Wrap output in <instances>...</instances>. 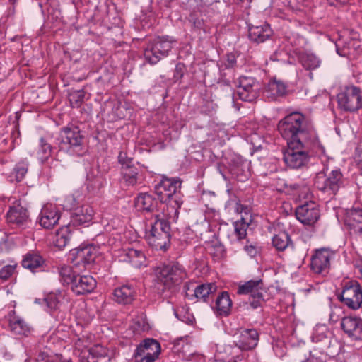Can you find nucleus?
<instances>
[{"label": "nucleus", "instance_id": "obj_63", "mask_svg": "<svg viewBox=\"0 0 362 362\" xmlns=\"http://www.w3.org/2000/svg\"><path fill=\"white\" fill-rule=\"evenodd\" d=\"M291 113H295V114H297V113H300V112H298V111H293V112H291Z\"/></svg>", "mask_w": 362, "mask_h": 362}, {"label": "nucleus", "instance_id": "obj_21", "mask_svg": "<svg viewBox=\"0 0 362 362\" xmlns=\"http://www.w3.org/2000/svg\"><path fill=\"white\" fill-rule=\"evenodd\" d=\"M248 37L250 42L255 44L263 43L269 40L273 31L270 25L267 23H262L260 25H253L247 23Z\"/></svg>", "mask_w": 362, "mask_h": 362}, {"label": "nucleus", "instance_id": "obj_39", "mask_svg": "<svg viewBox=\"0 0 362 362\" xmlns=\"http://www.w3.org/2000/svg\"><path fill=\"white\" fill-rule=\"evenodd\" d=\"M300 62L306 69H315L320 66V60L313 54H305L301 56Z\"/></svg>", "mask_w": 362, "mask_h": 362}, {"label": "nucleus", "instance_id": "obj_28", "mask_svg": "<svg viewBox=\"0 0 362 362\" xmlns=\"http://www.w3.org/2000/svg\"><path fill=\"white\" fill-rule=\"evenodd\" d=\"M346 224L352 233H362V209H351L346 217Z\"/></svg>", "mask_w": 362, "mask_h": 362}, {"label": "nucleus", "instance_id": "obj_8", "mask_svg": "<svg viewBox=\"0 0 362 362\" xmlns=\"http://www.w3.org/2000/svg\"><path fill=\"white\" fill-rule=\"evenodd\" d=\"M337 297L344 305L356 310L362 305V286L356 280L344 281L341 291L337 293Z\"/></svg>", "mask_w": 362, "mask_h": 362}, {"label": "nucleus", "instance_id": "obj_7", "mask_svg": "<svg viewBox=\"0 0 362 362\" xmlns=\"http://www.w3.org/2000/svg\"><path fill=\"white\" fill-rule=\"evenodd\" d=\"M314 185L318 190L332 198L344 185L343 175L339 169L332 170L329 173L320 171L315 177Z\"/></svg>", "mask_w": 362, "mask_h": 362}, {"label": "nucleus", "instance_id": "obj_44", "mask_svg": "<svg viewBox=\"0 0 362 362\" xmlns=\"http://www.w3.org/2000/svg\"><path fill=\"white\" fill-rule=\"evenodd\" d=\"M258 285L257 279L248 281L238 286L237 293L240 295H249L253 287L258 286Z\"/></svg>", "mask_w": 362, "mask_h": 362}, {"label": "nucleus", "instance_id": "obj_51", "mask_svg": "<svg viewBox=\"0 0 362 362\" xmlns=\"http://www.w3.org/2000/svg\"><path fill=\"white\" fill-rule=\"evenodd\" d=\"M118 161L122 166H125L132 165V158L127 157L125 152L120 151L118 156Z\"/></svg>", "mask_w": 362, "mask_h": 362}, {"label": "nucleus", "instance_id": "obj_61", "mask_svg": "<svg viewBox=\"0 0 362 362\" xmlns=\"http://www.w3.org/2000/svg\"><path fill=\"white\" fill-rule=\"evenodd\" d=\"M359 170L361 171V174L362 175V163L358 165Z\"/></svg>", "mask_w": 362, "mask_h": 362}, {"label": "nucleus", "instance_id": "obj_43", "mask_svg": "<svg viewBox=\"0 0 362 362\" xmlns=\"http://www.w3.org/2000/svg\"><path fill=\"white\" fill-rule=\"evenodd\" d=\"M84 91L83 90H78L72 92L69 95V102L73 107H77L81 105L84 99Z\"/></svg>", "mask_w": 362, "mask_h": 362}, {"label": "nucleus", "instance_id": "obj_10", "mask_svg": "<svg viewBox=\"0 0 362 362\" xmlns=\"http://www.w3.org/2000/svg\"><path fill=\"white\" fill-rule=\"evenodd\" d=\"M337 103L341 110L358 111L362 107V95L359 88L351 86L337 94Z\"/></svg>", "mask_w": 362, "mask_h": 362}, {"label": "nucleus", "instance_id": "obj_17", "mask_svg": "<svg viewBox=\"0 0 362 362\" xmlns=\"http://www.w3.org/2000/svg\"><path fill=\"white\" fill-rule=\"evenodd\" d=\"M234 343L242 351H250L258 344L259 334L255 329H245L235 336Z\"/></svg>", "mask_w": 362, "mask_h": 362}, {"label": "nucleus", "instance_id": "obj_13", "mask_svg": "<svg viewBox=\"0 0 362 362\" xmlns=\"http://www.w3.org/2000/svg\"><path fill=\"white\" fill-rule=\"evenodd\" d=\"M6 221L11 228L21 230L26 228L31 222L28 209L20 204L9 207Z\"/></svg>", "mask_w": 362, "mask_h": 362}, {"label": "nucleus", "instance_id": "obj_40", "mask_svg": "<svg viewBox=\"0 0 362 362\" xmlns=\"http://www.w3.org/2000/svg\"><path fill=\"white\" fill-rule=\"evenodd\" d=\"M28 169V163L26 161L18 162L13 169L11 177H14L16 182H21L26 175Z\"/></svg>", "mask_w": 362, "mask_h": 362}, {"label": "nucleus", "instance_id": "obj_48", "mask_svg": "<svg viewBox=\"0 0 362 362\" xmlns=\"http://www.w3.org/2000/svg\"><path fill=\"white\" fill-rule=\"evenodd\" d=\"M16 269V265H5L0 267V279L7 280L13 274Z\"/></svg>", "mask_w": 362, "mask_h": 362}, {"label": "nucleus", "instance_id": "obj_35", "mask_svg": "<svg viewBox=\"0 0 362 362\" xmlns=\"http://www.w3.org/2000/svg\"><path fill=\"white\" fill-rule=\"evenodd\" d=\"M272 245L279 251H284L292 245L291 237L288 233L283 231L275 235L272 238Z\"/></svg>", "mask_w": 362, "mask_h": 362}, {"label": "nucleus", "instance_id": "obj_62", "mask_svg": "<svg viewBox=\"0 0 362 362\" xmlns=\"http://www.w3.org/2000/svg\"><path fill=\"white\" fill-rule=\"evenodd\" d=\"M15 128L18 130V133L19 134L18 124L15 126Z\"/></svg>", "mask_w": 362, "mask_h": 362}, {"label": "nucleus", "instance_id": "obj_3", "mask_svg": "<svg viewBox=\"0 0 362 362\" xmlns=\"http://www.w3.org/2000/svg\"><path fill=\"white\" fill-rule=\"evenodd\" d=\"M156 276V288L158 293L171 291L181 284L187 277L185 268L178 262H173L158 267L155 271Z\"/></svg>", "mask_w": 362, "mask_h": 362}, {"label": "nucleus", "instance_id": "obj_52", "mask_svg": "<svg viewBox=\"0 0 362 362\" xmlns=\"http://www.w3.org/2000/svg\"><path fill=\"white\" fill-rule=\"evenodd\" d=\"M244 250L252 257H255L257 254V248L255 245H245Z\"/></svg>", "mask_w": 362, "mask_h": 362}, {"label": "nucleus", "instance_id": "obj_24", "mask_svg": "<svg viewBox=\"0 0 362 362\" xmlns=\"http://www.w3.org/2000/svg\"><path fill=\"white\" fill-rule=\"evenodd\" d=\"M95 287L96 281L93 276L78 274L71 288L74 293L79 296L91 293Z\"/></svg>", "mask_w": 362, "mask_h": 362}, {"label": "nucleus", "instance_id": "obj_58", "mask_svg": "<svg viewBox=\"0 0 362 362\" xmlns=\"http://www.w3.org/2000/svg\"><path fill=\"white\" fill-rule=\"evenodd\" d=\"M337 53H338V54H339V55L342 56V57H344V56H346V55L347 54V53H346L344 50H343V51L341 52L337 49Z\"/></svg>", "mask_w": 362, "mask_h": 362}, {"label": "nucleus", "instance_id": "obj_23", "mask_svg": "<svg viewBox=\"0 0 362 362\" xmlns=\"http://www.w3.org/2000/svg\"><path fill=\"white\" fill-rule=\"evenodd\" d=\"M136 297V289L132 284H123L113 292V300L119 304L129 305Z\"/></svg>", "mask_w": 362, "mask_h": 362}, {"label": "nucleus", "instance_id": "obj_46", "mask_svg": "<svg viewBox=\"0 0 362 362\" xmlns=\"http://www.w3.org/2000/svg\"><path fill=\"white\" fill-rule=\"evenodd\" d=\"M258 281V286L253 287L252 291L249 294L250 297L252 298H258V299H262L264 298V283L262 279H257Z\"/></svg>", "mask_w": 362, "mask_h": 362}, {"label": "nucleus", "instance_id": "obj_38", "mask_svg": "<svg viewBox=\"0 0 362 362\" xmlns=\"http://www.w3.org/2000/svg\"><path fill=\"white\" fill-rule=\"evenodd\" d=\"M53 148L47 138H40V148L38 150L39 158L43 162L46 160L51 155Z\"/></svg>", "mask_w": 362, "mask_h": 362}, {"label": "nucleus", "instance_id": "obj_45", "mask_svg": "<svg viewBox=\"0 0 362 362\" xmlns=\"http://www.w3.org/2000/svg\"><path fill=\"white\" fill-rule=\"evenodd\" d=\"M258 281V286L253 287L252 291L249 294L250 297L252 298H258V299H262L264 298V283L262 279H257Z\"/></svg>", "mask_w": 362, "mask_h": 362}, {"label": "nucleus", "instance_id": "obj_4", "mask_svg": "<svg viewBox=\"0 0 362 362\" xmlns=\"http://www.w3.org/2000/svg\"><path fill=\"white\" fill-rule=\"evenodd\" d=\"M181 185L182 180L179 177H163L154 187L158 199L163 205L165 203L171 207L175 215L178 214V209L183 203Z\"/></svg>", "mask_w": 362, "mask_h": 362}, {"label": "nucleus", "instance_id": "obj_6", "mask_svg": "<svg viewBox=\"0 0 362 362\" xmlns=\"http://www.w3.org/2000/svg\"><path fill=\"white\" fill-rule=\"evenodd\" d=\"M175 40L169 36L158 37L150 41L144 49L145 60L150 64H156L166 57L171 51Z\"/></svg>", "mask_w": 362, "mask_h": 362}, {"label": "nucleus", "instance_id": "obj_1", "mask_svg": "<svg viewBox=\"0 0 362 362\" xmlns=\"http://www.w3.org/2000/svg\"><path fill=\"white\" fill-rule=\"evenodd\" d=\"M278 128L280 132H289L293 146L320 147L318 136L311 120L305 115H286L281 119Z\"/></svg>", "mask_w": 362, "mask_h": 362}, {"label": "nucleus", "instance_id": "obj_34", "mask_svg": "<svg viewBox=\"0 0 362 362\" xmlns=\"http://www.w3.org/2000/svg\"><path fill=\"white\" fill-rule=\"evenodd\" d=\"M139 168L132 165L122 166L121 173L124 183L127 186L136 185L139 180Z\"/></svg>", "mask_w": 362, "mask_h": 362}, {"label": "nucleus", "instance_id": "obj_57", "mask_svg": "<svg viewBox=\"0 0 362 362\" xmlns=\"http://www.w3.org/2000/svg\"><path fill=\"white\" fill-rule=\"evenodd\" d=\"M66 202L70 204L69 208L72 209L76 206V199L74 196L70 195L66 198Z\"/></svg>", "mask_w": 362, "mask_h": 362}, {"label": "nucleus", "instance_id": "obj_36", "mask_svg": "<svg viewBox=\"0 0 362 362\" xmlns=\"http://www.w3.org/2000/svg\"><path fill=\"white\" fill-rule=\"evenodd\" d=\"M70 239L71 234L69 227L64 226L57 231L54 243L56 247L62 250L66 246Z\"/></svg>", "mask_w": 362, "mask_h": 362}, {"label": "nucleus", "instance_id": "obj_18", "mask_svg": "<svg viewBox=\"0 0 362 362\" xmlns=\"http://www.w3.org/2000/svg\"><path fill=\"white\" fill-rule=\"evenodd\" d=\"M97 252V249L92 245L76 248L71 252V262L74 266L83 265L86 267L94 262Z\"/></svg>", "mask_w": 362, "mask_h": 362}, {"label": "nucleus", "instance_id": "obj_12", "mask_svg": "<svg viewBox=\"0 0 362 362\" xmlns=\"http://www.w3.org/2000/svg\"><path fill=\"white\" fill-rule=\"evenodd\" d=\"M331 332L325 325H317L312 335V341L315 344L313 353L310 352L313 361L317 360V351L322 355H327V349L329 348L331 344ZM315 362V361H313Z\"/></svg>", "mask_w": 362, "mask_h": 362}, {"label": "nucleus", "instance_id": "obj_29", "mask_svg": "<svg viewBox=\"0 0 362 362\" xmlns=\"http://www.w3.org/2000/svg\"><path fill=\"white\" fill-rule=\"evenodd\" d=\"M216 288L217 286L214 283L202 284L196 287L192 296L204 303H212Z\"/></svg>", "mask_w": 362, "mask_h": 362}, {"label": "nucleus", "instance_id": "obj_22", "mask_svg": "<svg viewBox=\"0 0 362 362\" xmlns=\"http://www.w3.org/2000/svg\"><path fill=\"white\" fill-rule=\"evenodd\" d=\"M60 218L59 211L55 206L47 204L42 208L37 221L44 228L50 229L59 223Z\"/></svg>", "mask_w": 362, "mask_h": 362}, {"label": "nucleus", "instance_id": "obj_16", "mask_svg": "<svg viewBox=\"0 0 362 362\" xmlns=\"http://www.w3.org/2000/svg\"><path fill=\"white\" fill-rule=\"evenodd\" d=\"M297 219L304 225L313 226L320 217V209L314 202H305L295 211Z\"/></svg>", "mask_w": 362, "mask_h": 362}, {"label": "nucleus", "instance_id": "obj_26", "mask_svg": "<svg viewBox=\"0 0 362 362\" xmlns=\"http://www.w3.org/2000/svg\"><path fill=\"white\" fill-rule=\"evenodd\" d=\"M93 209L89 205H83L76 208L71 216V223L76 226L88 224L92 221Z\"/></svg>", "mask_w": 362, "mask_h": 362}, {"label": "nucleus", "instance_id": "obj_50", "mask_svg": "<svg viewBox=\"0 0 362 362\" xmlns=\"http://www.w3.org/2000/svg\"><path fill=\"white\" fill-rule=\"evenodd\" d=\"M185 68L182 64H178L176 65L174 72L173 78L175 81L180 80L184 75Z\"/></svg>", "mask_w": 362, "mask_h": 362}, {"label": "nucleus", "instance_id": "obj_20", "mask_svg": "<svg viewBox=\"0 0 362 362\" xmlns=\"http://www.w3.org/2000/svg\"><path fill=\"white\" fill-rule=\"evenodd\" d=\"M341 327L347 336L354 340L362 339V318L346 316L341 319Z\"/></svg>", "mask_w": 362, "mask_h": 362}, {"label": "nucleus", "instance_id": "obj_11", "mask_svg": "<svg viewBox=\"0 0 362 362\" xmlns=\"http://www.w3.org/2000/svg\"><path fill=\"white\" fill-rule=\"evenodd\" d=\"M160 350V345L157 340L152 338L145 339L135 350V362H154L158 357Z\"/></svg>", "mask_w": 362, "mask_h": 362}, {"label": "nucleus", "instance_id": "obj_49", "mask_svg": "<svg viewBox=\"0 0 362 362\" xmlns=\"http://www.w3.org/2000/svg\"><path fill=\"white\" fill-rule=\"evenodd\" d=\"M288 40L295 49H298L299 48L303 47L305 43V39L299 35H293L292 36L288 37Z\"/></svg>", "mask_w": 362, "mask_h": 362}, {"label": "nucleus", "instance_id": "obj_54", "mask_svg": "<svg viewBox=\"0 0 362 362\" xmlns=\"http://www.w3.org/2000/svg\"><path fill=\"white\" fill-rule=\"evenodd\" d=\"M264 301V298H262V299L252 298V300L250 301V306L253 309L258 308L259 307L262 306V304Z\"/></svg>", "mask_w": 362, "mask_h": 362}, {"label": "nucleus", "instance_id": "obj_59", "mask_svg": "<svg viewBox=\"0 0 362 362\" xmlns=\"http://www.w3.org/2000/svg\"><path fill=\"white\" fill-rule=\"evenodd\" d=\"M21 115H16L15 116V120L13 122H18L20 119Z\"/></svg>", "mask_w": 362, "mask_h": 362}, {"label": "nucleus", "instance_id": "obj_55", "mask_svg": "<svg viewBox=\"0 0 362 362\" xmlns=\"http://www.w3.org/2000/svg\"><path fill=\"white\" fill-rule=\"evenodd\" d=\"M191 21L193 22V25L194 28L197 29H201L202 28V25L204 24L202 19L191 16Z\"/></svg>", "mask_w": 362, "mask_h": 362}, {"label": "nucleus", "instance_id": "obj_31", "mask_svg": "<svg viewBox=\"0 0 362 362\" xmlns=\"http://www.w3.org/2000/svg\"><path fill=\"white\" fill-rule=\"evenodd\" d=\"M122 261L130 263L133 267L139 268L146 262V256L141 250L128 248L123 252Z\"/></svg>", "mask_w": 362, "mask_h": 362}, {"label": "nucleus", "instance_id": "obj_5", "mask_svg": "<svg viewBox=\"0 0 362 362\" xmlns=\"http://www.w3.org/2000/svg\"><path fill=\"white\" fill-rule=\"evenodd\" d=\"M59 139V148L70 154L82 156L87 152L86 138L78 127L63 128Z\"/></svg>", "mask_w": 362, "mask_h": 362}, {"label": "nucleus", "instance_id": "obj_27", "mask_svg": "<svg viewBox=\"0 0 362 362\" xmlns=\"http://www.w3.org/2000/svg\"><path fill=\"white\" fill-rule=\"evenodd\" d=\"M211 307L216 315L228 316L232 307V300L229 293L227 291H222L216 298L215 304L212 305L211 303Z\"/></svg>", "mask_w": 362, "mask_h": 362}, {"label": "nucleus", "instance_id": "obj_14", "mask_svg": "<svg viewBox=\"0 0 362 362\" xmlns=\"http://www.w3.org/2000/svg\"><path fill=\"white\" fill-rule=\"evenodd\" d=\"M259 83L253 77L241 76L238 79V94L243 101L251 102L259 95Z\"/></svg>", "mask_w": 362, "mask_h": 362}, {"label": "nucleus", "instance_id": "obj_42", "mask_svg": "<svg viewBox=\"0 0 362 362\" xmlns=\"http://www.w3.org/2000/svg\"><path fill=\"white\" fill-rule=\"evenodd\" d=\"M248 226L249 223L243 218L234 223L235 233L238 239L241 240L246 237Z\"/></svg>", "mask_w": 362, "mask_h": 362}, {"label": "nucleus", "instance_id": "obj_60", "mask_svg": "<svg viewBox=\"0 0 362 362\" xmlns=\"http://www.w3.org/2000/svg\"><path fill=\"white\" fill-rule=\"evenodd\" d=\"M313 357H314V355L313 356ZM303 362H313V358H310L307 359L305 361H303Z\"/></svg>", "mask_w": 362, "mask_h": 362}, {"label": "nucleus", "instance_id": "obj_41", "mask_svg": "<svg viewBox=\"0 0 362 362\" xmlns=\"http://www.w3.org/2000/svg\"><path fill=\"white\" fill-rule=\"evenodd\" d=\"M64 298V294L59 291L58 293H49L45 298V300L49 308L55 310Z\"/></svg>", "mask_w": 362, "mask_h": 362}, {"label": "nucleus", "instance_id": "obj_30", "mask_svg": "<svg viewBox=\"0 0 362 362\" xmlns=\"http://www.w3.org/2000/svg\"><path fill=\"white\" fill-rule=\"evenodd\" d=\"M45 264V259L37 252L34 251L28 252L23 256L22 259V266L32 272H35L37 269L43 267Z\"/></svg>", "mask_w": 362, "mask_h": 362}, {"label": "nucleus", "instance_id": "obj_33", "mask_svg": "<svg viewBox=\"0 0 362 362\" xmlns=\"http://www.w3.org/2000/svg\"><path fill=\"white\" fill-rule=\"evenodd\" d=\"M105 183L103 174L97 168H92L87 174V187L95 191L102 188Z\"/></svg>", "mask_w": 362, "mask_h": 362}, {"label": "nucleus", "instance_id": "obj_19", "mask_svg": "<svg viewBox=\"0 0 362 362\" xmlns=\"http://www.w3.org/2000/svg\"><path fill=\"white\" fill-rule=\"evenodd\" d=\"M332 255V252L328 249L316 250L311 258V269L317 274L327 273Z\"/></svg>", "mask_w": 362, "mask_h": 362}, {"label": "nucleus", "instance_id": "obj_15", "mask_svg": "<svg viewBox=\"0 0 362 362\" xmlns=\"http://www.w3.org/2000/svg\"><path fill=\"white\" fill-rule=\"evenodd\" d=\"M288 148L284 153V160L291 168L298 169L305 165L310 159V156L302 150L306 146H293L291 142H288Z\"/></svg>", "mask_w": 362, "mask_h": 362}, {"label": "nucleus", "instance_id": "obj_9", "mask_svg": "<svg viewBox=\"0 0 362 362\" xmlns=\"http://www.w3.org/2000/svg\"><path fill=\"white\" fill-rule=\"evenodd\" d=\"M134 205L146 218L148 215L151 216L150 218H158L164 214L165 206L149 193L139 194L134 199Z\"/></svg>", "mask_w": 362, "mask_h": 362}, {"label": "nucleus", "instance_id": "obj_2", "mask_svg": "<svg viewBox=\"0 0 362 362\" xmlns=\"http://www.w3.org/2000/svg\"><path fill=\"white\" fill-rule=\"evenodd\" d=\"M145 237L157 250H165L170 246L171 228L165 214L158 218H146Z\"/></svg>", "mask_w": 362, "mask_h": 362}, {"label": "nucleus", "instance_id": "obj_32", "mask_svg": "<svg viewBox=\"0 0 362 362\" xmlns=\"http://www.w3.org/2000/svg\"><path fill=\"white\" fill-rule=\"evenodd\" d=\"M266 96L271 100L284 96L287 93V86L281 80H271L265 90Z\"/></svg>", "mask_w": 362, "mask_h": 362}, {"label": "nucleus", "instance_id": "obj_25", "mask_svg": "<svg viewBox=\"0 0 362 362\" xmlns=\"http://www.w3.org/2000/svg\"><path fill=\"white\" fill-rule=\"evenodd\" d=\"M8 327L11 332L18 336H28L31 332L30 325L16 312L11 311L8 315Z\"/></svg>", "mask_w": 362, "mask_h": 362}, {"label": "nucleus", "instance_id": "obj_64", "mask_svg": "<svg viewBox=\"0 0 362 362\" xmlns=\"http://www.w3.org/2000/svg\"><path fill=\"white\" fill-rule=\"evenodd\" d=\"M240 1H243L244 0H240Z\"/></svg>", "mask_w": 362, "mask_h": 362}, {"label": "nucleus", "instance_id": "obj_47", "mask_svg": "<svg viewBox=\"0 0 362 362\" xmlns=\"http://www.w3.org/2000/svg\"><path fill=\"white\" fill-rule=\"evenodd\" d=\"M88 354L94 356L97 359L98 358L105 357L107 356V350L102 346L97 344L90 348L88 350Z\"/></svg>", "mask_w": 362, "mask_h": 362}, {"label": "nucleus", "instance_id": "obj_56", "mask_svg": "<svg viewBox=\"0 0 362 362\" xmlns=\"http://www.w3.org/2000/svg\"><path fill=\"white\" fill-rule=\"evenodd\" d=\"M227 62L230 66H233L236 63L235 54L230 53L227 55Z\"/></svg>", "mask_w": 362, "mask_h": 362}, {"label": "nucleus", "instance_id": "obj_53", "mask_svg": "<svg viewBox=\"0 0 362 362\" xmlns=\"http://www.w3.org/2000/svg\"><path fill=\"white\" fill-rule=\"evenodd\" d=\"M81 362H97V358L94 356L88 354V351L83 353L81 358Z\"/></svg>", "mask_w": 362, "mask_h": 362}, {"label": "nucleus", "instance_id": "obj_37", "mask_svg": "<svg viewBox=\"0 0 362 362\" xmlns=\"http://www.w3.org/2000/svg\"><path fill=\"white\" fill-rule=\"evenodd\" d=\"M59 274L60 281L63 284L73 285L78 274L74 271L73 268L70 266L64 265L59 268Z\"/></svg>", "mask_w": 362, "mask_h": 362}]
</instances>
